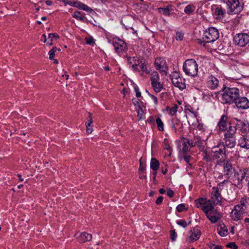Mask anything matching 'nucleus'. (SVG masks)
Masks as SVG:
<instances>
[{
    "mask_svg": "<svg viewBox=\"0 0 249 249\" xmlns=\"http://www.w3.org/2000/svg\"><path fill=\"white\" fill-rule=\"evenodd\" d=\"M184 37V35L182 33L180 32H177L176 34L175 38L177 40L181 41L183 40Z\"/></svg>",
    "mask_w": 249,
    "mask_h": 249,
    "instance_id": "c03bdc74",
    "label": "nucleus"
},
{
    "mask_svg": "<svg viewBox=\"0 0 249 249\" xmlns=\"http://www.w3.org/2000/svg\"><path fill=\"white\" fill-rule=\"evenodd\" d=\"M209 214L207 215V217L213 223H216L220 219L219 213L214 208L210 212Z\"/></svg>",
    "mask_w": 249,
    "mask_h": 249,
    "instance_id": "4be33fe9",
    "label": "nucleus"
},
{
    "mask_svg": "<svg viewBox=\"0 0 249 249\" xmlns=\"http://www.w3.org/2000/svg\"><path fill=\"white\" fill-rule=\"evenodd\" d=\"M182 140L183 141V147L182 149V153L183 154H187L188 152L190 151V147H189L188 144H187V142H186V138L183 137L182 138Z\"/></svg>",
    "mask_w": 249,
    "mask_h": 249,
    "instance_id": "473e14b6",
    "label": "nucleus"
},
{
    "mask_svg": "<svg viewBox=\"0 0 249 249\" xmlns=\"http://www.w3.org/2000/svg\"><path fill=\"white\" fill-rule=\"evenodd\" d=\"M218 79L215 77L211 75L208 78L207 85L208 88L211 89H215L219 86Z\"/></svg>",
    "mask_w": 249,
    "mask_h": 249,
    "instance_id": "aec40b11",
    "label": "nucleus"
},
{
    "mask_svg": "<svg viewBox=\"0 0 249 249\" xmlns=\"http://www.w3.org/2000/svg\"><path fill=\"white\" fill-rule=\"evenodd\" d=\"M156 122L158 126L159 131H163L164 130V124L160 118H157L156 120Z\"/></svg>",
    "mask_w": 249,
    "mask_h": 249,
    "instance_id": "58836bf2",
    "label": "nucleus"
},
{
    "mask_svg": "<svg viewBox=\"0 0 249 249\" xmlns=\"http://www.w3.org/2000/svg\"><path fill=\"white\" fill-rule=\"evenodd\" d=\"M88 122L86 123V124L91 125L92 124V119L91 117V114L90 112H89V116L87 117Z\"/></svg>",
    "mask_w": 249,
    "mask_h": 249,
    "instance_id": "bf43d9fd",
    "label": "nucleus"
},
{
    "mask_svg": "<svg viewBox=\"0 0 249 249\" xmlns=\"http://www.w3.org/2000/svg\"><path fill=\"white\" fill-rule=\"evenodd\" d=\"M133 101V104L135 106H138L139 105H140V100L135 98H134L132 99Z\"/></svg>",
    "mask_w": 249,
    "mask_h": 249,
    "instance_id": "0e129e2a",
    "label": "nucleus"
},
{
    "mask_svg": "<svg viewBox=\"0 0 249 249\" xmlns=\"http://www.w3.org/2000/svg\"><path fill=\"white\" fill-rule=\"evenodd\" d=\"M222 165L223 166L224 176L228 179L236 171L229 159L224 161Z\"/></svg>",
    "mask_w": 249,
    "mask_h": 249,
    "instance_id": "f8f14e48",
    "label": "nucleus"
},
{
    "mask_svg": "<svg viewBox=\"0 0 249 249\" xmlns=\"http://www.w3.org/2000/svg\"><path fill=\"white\" fill-rule=\"evenodd\" d=\"M196 42L200 45H202L203 46H205V43H207L205 41L204 39L201 40V39H197Z\"/></svg>",
    "mask_w": 249,
    "mask_h": 249,
    "instance_id": "338daca9",
    "label": "nucleus"
},
{
    "mask_svg": "<svg viewBox=\"0 0 249 249\" xmlns=\"http://www.w3.org/2000/svg\"><path fill=\"white\" fill-rule=\"evenodd\" d=\"M81 9L86 11L89 13H92L93 12V10L90 7H89L88 5L83 4L82 6L81 7Z\"/></svg>",
    "mask_w": 249,
    "mask_h": 249,
    "instance_id": "09e8293b",
    "label": "nucleus"
},
{
    "mask_svg": "<svg viewBox=\"0 0 249 249\" xmlns=\"http://www.w3.org/2000/svg\"><path fill=\"white\" fill-rule=\"evenodd\" d=\"M226 247L227 248L231 249H237L238 246L236 245V244L234 242H231L229 244H228L226 245Z\"/></svg>",
    "mask_w": 249,
    "mask_h": 249,
    "instance_id": "864d4df0",
    "label": "nucleus"
},
{
    "mask_svg": "<svg viewBox=\"0 0 249 249\" xmlns=\"http://www.w3.org/2000/svg\"><path fill=\"white\" fill-rule=\"evenodd\" d=\"M163 144L164 145V148L167 149L169 152L172 151V148L170 145L168 139L165 138L163 140Z\"/></svg>",
    "mask_w": 249,
    "mask_h": 249,
    "instance_id": "a19ab883",
    "label": "nucleus"
},
{
    "mask_svg": "<svg viewBox=\"0 0 249 249\" xmlns=\"http://www.w3.org/2000/svg\"><path fill=\"white\" fill-rule=\"evenodd\" d=\"M151 84L154 90L156 92H160L163 89V85L160 81L152 82Z\"/></svg>",
    "mask_w": 249,
    "mask_h": 249,
    "instance_id": "c85d7f7f",
    "label": "nucleus"
},
{
    "mask_svg": "<svg viewBox=\"0 0 249 249\" xmlns=\"http://www.w3.org/2000/svg\"><path fill=\"white\" fill-rule=\"evenodd\" d=\"M140 68L142 71L145 72L146 73H149V71L147 69L146 66L144 63H142L140 66Z\"/></svg>",
    "mask_w": 249,
    "mask_h": 249,
    "instance_id": "6e6d98bb",
    "label": "nucleus"
},
{
    "mask_svg": "<svg viewBox=\"0 0 249 249\" xmlns=\"http://www.w3.org/2000/svg\"><path fill=\"white\" fill-rule=\"evenodd\" d=\"M160 162L155 158H152L150 161V168L154 171H157L160 167Z\"/></svg>",
    "mask_w": 249,
    "mask_h": 249,
    "instance_id": "a878e982",
    "label": "nucleus"
},
{
    "mask_svg": "<svg viewBox=\"0 0 249 249\" xmlns=\"http://www.w3.org/2000/svg\"><path fill=\"white\" fill-rule=\"evenodd\" d=\"M155 66L157 70L160 71L162 75H166L168 68L165 60L161 58H156L155 61Z\"/></svg>",
    "mask_w": 249,
    "mask_h": 249,
    "instance_id": "ddd939ff",
    "label": "nucleus"
},
{
    "mask_svg": "<svg viewBox=\"0 0 249 249\" xmlns=\"http://www.w3.org/2000/svg\"><path fill=\"white\" fill-rule=\"evenodd\" d=\"M212 10L217 20H223L226 16V11L220 5H213L212 6Z\"/></svg>",
    "mask_w": 249,
    "mask_h": 249,
    "instance_id": "4468645a",
    "label": "nucleus"
},
{
    "mask_svg": "<svg viewBox=\"0 0 249 249\" xmlns=\"http://www.w3.org/2000/svg\"><path fill=\"white\" fill-rule=\"evenodd\" d=\"M208 246L210 249H222V247L220 245H215L213 243L208 244Z\"/></svg>",
    "mask_w": 249,
    "mask_h": 249,
    "instance_id": "3c124183",
    "label": "nucleus"
},
{
    "mask_svg": "<svg viewBox=\"0 0 249 249\" xmlns=\"http://www.w3.org/2000/svg\"><path fill=\"white\" fill-rule=\"evenodd\" d=\"M178 108V106L177 104H174L173 106L171 107L167 106L166 107V109L168 112V113L170 115L173 116L175 115L176 112H177Z\"/></svg>",
    "mask_w": 249,
    "mask_h": 249,
    "instance_id": "7c9ffc66",
    "label": "nucleus"
},
{
    "mask_svg": "<svg viewBox=\"0 0 249 249\" xmlns=\"http://www.w3.org/2000/svg\"><path fill=\"white\" fill-rule=\"evenodd\" d=\"M214 208V206L213 204H207L205 205L204 206H202L201 207V209L203 211V212L205 213L206 215H210L209 213L211 212L213 209Z\"/></svg>",
    "mask_w": 249,
    "mask_h": 249,
    "instance_id": "c756f323",
    "label": "nucleus"
},
{
    "mask_svg": "<svg viewBox=\"0 0 249 249\" xmlns=\"http://www.w3.org/2000/svg\"><path fill=\"white\" fill-rule=\"evenodd\" d=\"M196 207L198 208H201V205L204 206L206 204V198L201 197L196 199L195 201Z\"/></svg>",
    "mask_w": 249,
    "mask_h": 249,
    "instance_id": "72a5a7b5",
    "label": "nucleus"
},
{
    "mask_svg": "<svg viewBox=\"0 0 249 249\" xmlns=\"http://www.w3.org/2000/svg\"><path fill=\"white\" fill-rule=\"evenodd\" d=\"M57 50V48L56 47H54L49 52V59L50 60L53 59V57L55 55V53Z\"/></svg>",
    "mask_w": 249,
    "mask_h": 249,
    "instance_id": "79ce46f5",
    "label": "nucleus"
},
{
    "mask_svg": "<svg viewBox=\"0 0 249 249\" xmlns=\"http://www.w3.org/2000/svg\"><path fill=\"white\" fill-rule=\"evenodd\" d=\"M149 95L151 97V98L154 101V104L155 105H157L158 104V99L154 95L151 94L150 93H149Z\"/></svg>",
    "mask_w": 249,
    "mask_h": 249,
    "instance_id": "69168bd1",
    "label": "nucleus"
},
{
    "mask_svg": "<svg viewBox=\"0 0 249 249\" xmlns=\"http://www.w3.org/2000/svg\"><path fill=\"white\" fill-rule=\"evenodd\" d=\"M183 158L184 160L188 164V167L192 168L193 165L191 161L193 160V158L191 155L185 154H183Z\"/></svg>",
    "mask_w": 249,
    "mask_h": 249,
    "instance_id": "2f4dec72",
    "label": "nucleus"
},
{
    "mask_svg": "<svg viewBox=\"0 0 249 249\" xmlns=\"http://www.w3.org/2000/svg\"><path fill=\"white\" fill-rule=\"evenodd\" d=\"M228 14H238L243 10L244 3L240 2L239 0H228Z\"/></svg>",
    "mask_w": 249,
    "mask_h": 249,
    "instance_id": "0eeeda50",
    "label": "nucleus"
},
{
    "mask_svg": "<svg viewBox=\"0 0 249 249\" xmlns=\"http://www.w3.org/2000/svg\"><path fill=\"white\" fill-rule=\"evenodd\" d=\"M167 165L166 164H165V166L166 167V168H164L163 167H161V172L163 174V175H165L167 173V172L168 171V169L167 168H166Z\"/></svg>",
    "mask_w": 249,
    "mask_h": 249,
    "instance_id": "774afa93",
    "label": "nucleus"
},
{
    "mask_svg": "<svg viewBox=\"0 0 249 249\" xmlns=\"http://www.w3.org/2000/svg\"><path fill=\"white\" fill-rule=\"evenodd\" d=\"M218 234L222 237L226 236L228 233V231L226 226L223 223L220 225V227L217 228Z\"/></svg>",
    "mask_w": 249,
    "mask_h": 249,
    "instance_id": "cd10ccee",
    "label": "nucleus"
},
{
    "mask_svg": "<svg viewBox=\"0 0 249 249\" xmlns=\"http://www.w3.org/2000/svg\"><path fill=\"white\" fill-rule=\"evenodd\" d=\"M234 103L238 108L245 109L249 108V101L245 97H240L239 95L238 100Z\"/></svg>",
    "mask_w": 249,
    "mask_h": 249,
    "instance_id": "a211bd4d",
    "label": "nucleus"
},
{
    "mask_svg": "<svg viewBox=\"0 0 249 249\" xmlns=\"http://www.w3.org/2000/svg\"><path fill=\"white\" fill-rule=\"evenodd\" d=\"M176 209L178 212L180 213L184 211H187L188 209L185 207L184 204H180L177 206Z\"/></svg>",
    "mask_w": 249,
    "mask_h": 249,
    "instance_id": "37998d69",
    "label": "nucleus"
},
{
    "mask_svg": "<svg viewBox=\"0 0 249 249\" xmlns=\"http://www.w3.org/2000/svg\"><path fill=\"white\" fill-rule=\"evenodd\" d=\"M194 141H196V146L199 150L201 151H204L205 149V145H204V142L200 137L195 136Z\"/></svg>",
    "mask_w": 249,
    "mask_h": 249,
    "instance_id": "b1692460",
    "label": "nucleus"
},
{
    "mask_svg": "<svg viewBox=\"0 0 249 249\" xmlns=\"http://www.w3.org/2000/svg\"><path fill=\"white\" fill-rule=\"evenodd\" d=\"M198 64L194 59H188L185 61L183 65V70L185 73L191 77L197 76Z\"/></svg>",
    "mask_w": 249,
    "mask_h": 249,
    "instance_id": "7ed1b4c3",
    "label": "nucleus"
},
{
    "mask_svg": "<svg viewBox=\"0 0 249 249\" xmlns=\"http://www.w3.org/2000/svg\"><path fill=\"white\" fill-rule=\"evenodd\" d=\"M191 223V221H190L188 223V225ZM177 224H178V225H180L182 227H183V228H186L188 224L187 223V222H186V221H185L184 220H178L177 222Z\"/></svg>",
    "mask_w": 249,
    "mask_h": 249,
    "instance_id": "a18cd8bd",
    "label": "nucleus"
},
{
    "mask_svg": "<svg viewBox=\"0 0 249 249\" xmlns=\"http://www.w3.org/2000/svg\"><path fill=\"white\" fill-rule=\"evenodd\" d=\"M86 43L91 46H93L95 44V41L92 37H86Z\"/></svg>",
    "mask_w": 249,
    "mask_h": 249,
    "instance_id": "603ef678",
    "label": "nucleus"
},
{
    "mask_svg": "<svg viewBox=\"0 0 249 249\" xmlns=\"http://www.w3.org/2000/svg\"><path fill=\"white\" fill-rule=\"evenodd\" d=\"M163 199V197L162 196H160L156 200V203L157 205H160L161 204L162 200Z\"/></svg>",
    "mask_w": 249,
    "mask_h": 249,
    "instance_id": "e2e57ef3",
    "label": "nucleus"
},
{
    "mask_svg": "<svg viewBox=\"0 0 249 249\" xmlns=\"http://www.w3.org/2000/svg\"><path fill=\"white\" fill-rule=\"evenodd\" d=\"M144 112L143 110H139L137 112V117H138L139 120H142L143 119V116H144Z\"/></svg>",
    "mask_w": 249,
    "mask_h": 249,
    "instance_id": "5fc2aeb1",
    "label": "nucleus"
},
{
    "mask_svg": "<svg viewBox=\"0 0 249 249\" xmlns=\"http://www.w3.org/2000/svg\"><path fill=\"white\" fill-rule=\"evenodd\" d=\"M201 234V232L200 230L195 228H193L188 232L187 240L190 243L197 241L199 239Z\"/></svg>",
    "mask_w": 249,
    "mask_h": 249,
    "instance_id": "2eb2a0df",
    "label": "nucleus"
},
{
    "mask_svg": "<svg viewBox=\"0 0 249 249\" xmlns=\"http://www.w3.org/2000/svg\"><path fill=\"white\" fill-rule=\"evenodd\" d=\"M217 98L221 96V102L223 104H232L237 100L240 95L239 89L237 88L227 87L223 85L222 89L214 93Z\"/></svg>",
    "mask_w": 249,
    "mask_h": 249,
    "instance_id": "f257e3e1",
    "label": "nucleus"
},
{
    "mask_svg": "<svg viewBox=\"0 0 249 249\" xmlns=\"http://www.w3.org/2000/svg\"><path fill=\"white\" fill-rule=\"evenodd\" d=\"M140 162V167L139 168V171L144 172L145 170V166L143 165L142 162V158H141L139 160Z\"/></svg>",
    "mask_w": 249,
    "mask_h": 249,
    "instance_id": "4d7b16f0",
    "label": "nucleus"
},
{
    "mask_svg": "<svg viewBox=\"0 0 249 249\" xmlns=\"http://www.w3.org/2000/svg\"><path fill=\"white\" fill-rule=\"evenodd\" d=\"M233 42L236 45L245 47L249 43V35L246 33H239L233 37Z\"/></svg>",
    "mask_w": 249,
    "mask_h": 249,
    "instance_id": "1a4fd4ad",
    "label": "nucleus"
},
{
    "mask_svg": "<svg viewBox=\"0 0 249 249\" xmlns=\"http://www.w3.org/2000/svg\"><path fill=\"white\" fill-rule=\"evenodd\" d=\"M211 194L212 196L211 198L213 200V203L214 205L220 204L222 197L218 187H213Z\"/></svg>",
    "mask_w": 249,
    "mask_h": 249,
    "instance_id": "6ab92c4d",
    "label": "nucleus"
},
{
    "mask_svg": "<svg viewBox=\"0 0 249 249\" xmlns=\"http://www.w3.org/2000/svg\"><path fill=\"white\" fill-rule=\"evenodd\" d=\"M150 80L151 83L160 81V76L157 71H154L152 72Z\"/></svg>",
    "mask_w": 249,
    "mask_h": 249,
    "instance_id": "c9c22d12",
    "label": "nucleus"
},
{
    "mask_svg": "<svg viewBox=\"0 0 249 249\" xmlns=\"http://www.w3.org/2000/svg\"><path fill=\"white\" fill-rule=\"evenodd\" d=\"M213 160H216V164L219 166L227 159L225 145L218 144L212 149Z\"/></svg>",
    "mask_w": 249,
    "mask_h": 249,
    "instance_id": "f03ea898",
    "label": "nucleus"
},
{
    "mask_svg": "<svg viewBox=\"0 0 249 249\" xmlns=\"http://www.w3.org/2000/svg\"><path fill=\"white\" fill-rule=\"evenodd\" d=\"M87 132L89 134H91L93 131L92 125L86 124Z\"/></svg>",
    "mask_w": 249,
    "mask_h": 249,
    "instance_id": "680f3d73",
    "label": "nucleus"
},
{
    "mask_svg": "<svg viewBox=\"0 0 249 249\" xmlns=\"http://www.w3.org/2000/svg\"><path fill=\"white\" fill-rule=\"evenodd\" d=\"M185 141L186 142H187V143L188 144L190 148L196 146V141H194L195 142H194L193 140H190L186 138Z\"/></svg>",
    "mask_w": 249,
    "mask_h": 249,
    "instance_id": "de8ad7c7",
    "label": "nucleus"
},
{
    "mask_svg": "<svg viewBox=\"0 0 249 249\" xmlns=\"http://www.w3.org/2000/svg\"><path fill=\"white\" fill-rule=\"evenodd\" d=\"M247 170L239 169L236 170L234 173L231 176L229 179L230 180V182L231 184L234 186L241 189L243 187V180L245 178L246 176Z\"/></svg>",
    "mask_w": 249,
    "mask_h": 249,
    "instance_id": "20e7f679",
    "label": "nucleus"
},
{
    "mask_svg": "<svg viewBox=\"0 0 249 249\" xmlns=\"http://www.w3.org/2000/svg\"><path fill=\"white\" fill-rule=\"evenodd\" d=\"M48 38L51 39V41H52L53 38H54L55 39H58L59 38V36L56 33H50L48 35Z\"/></svg>",
    "mask_w": 249,
    "mask_h": 249,
    "instance_id": "8fccbe9b",
    "label": "nucleus"
},
{
    "mask_svg": "<svg viewBox=\"0 0 249 249\" xmlns=\"http://www.w3.org/2000/svg\"><path fill=\"white\" fill-rule=\"evenodd\" d=\"M170 235L171 239L172 240V241H175L176 239L177 236V234L176 232L175 231V230H174L171 231H170Z\"/></svg>",
    "mask_w": 249,
    "mask_h": 249,
    "instance_id": "49530a36",
    "label": "nucleus"
},
{
    "mask_svg": "<svg viewBox=\"0 0 249 249\" xmlns=\"http://www.w3.org/2000/svg\"><path fill=\"white\" fill-rule=\"evenodd\" d=\"M167 195L170 198L174 196V192L171 189H169L167 191Z\"/></svg>",
    "mask_w": 249,
    "mask_h": 249,
    "instance_id": "052dcab7",
    "label": "nucleus"
},
{
    "mask_svg": "<svg viewBox=\"0 0 249 249\" xmlns=\"http://www.w3.org/2000/svg\"><path fill=\"white\" fill-rule=\"evenodd\" d=\"M244 169L247 170V172H246L247 174L246 176H245V179L246 182H247L248 186H249V168H245Z\"/></svg>",
    "mask_w": 249,
    "mask_h": 249,
    "instance_id": "13d9d810",
    "label": "nucleus"
},
{
    "mask_svg": "<svg viewBox=\"0 0 249 249\" xmlns=\"http://www.w3.org/2000/svg\"><path fill=\"white\" fill-rule=\"evenodd\" d=\"M68 4H69L73 7H76L79 9H81V7L83 5V3L81 2H77V1H70L67 3Z\"/></svg>",
    "mask_w": 249,
    "mask_h": 249,
    "instance_id": "ea45409f",
    "label": "nucleus"
},
{
    "mask_svg": "<svg viewBox=\"0 0 249 249\" xmlns=\"http://www.w3.org/2000/svg\"><path fill=\"white\" fill-rule=\"evenodd\" d=\"M72 17L77 20L84 21L85 18L82 16L81 13L79 11H76L72 14Z\"/></svg>",
    "mask_w": 249,
    "mask_h": 249,
    "instance_id": "4c0bfd02",
    "label": "nucleus"
},
{
    "mask_svg": "<svg viewBox=\"0 0 249 249\" xmlns=\"http://www.w3.org/2000/svg\"><path fill=\"white\" fill-rule=\"evenodd\" d=\"M240 206L238 205H236L234 207V209L231 212V216L232 220L238 221L242 219L243 217V214L246 212H243L241 208H239Z\"/></svg>",
    "mask_w": 249,
    "mask_h": 249,
    "instance_id": "dca6fc26",
    "label": "nucleus"
},
{
    "mask_svg": "<svg viewBox=\"0 0 249 249\" xmlns=\"http://www.w3.org/2000/svg\"><path fill=\"white\" fill-rule=\"evenodd\" d=\"M170 77L172 82L175 87L182 89L186 88L185 80L180 77L179 72L176 71H174L172 72V74L170 75Z\"/></svg>",
    "mask_w": 249,
    "mask_h": 249,
    "instance_id": "9d476101",
    "label": "nucleus"
},
{
    "mask_svg": "<svg viewBox=\"0 0 249 249\" xmlns=\"http://www.w3.org/2000/svg\"><path fill=\"white\" fill-rule=\"evenodd\" d=\"M219 36V33L218 29L215 27H211L205 31L203 39L207 43H211L216 40Z\"/></svg>",
    "mask_w": 249,
    "mask_h": 249,
    "instance_id": "423d86ee",
    "label": "nucleus"
},
{
    "mask_svg": "<svg viewBox=\"0 0 249 249\" xmlns=\"http://www.w3.org/2000/svg\"><path fill=\"white\" fill-rule=\"evenodd\" d=\"M112 44L116 53L118 54L123 53L127 50V46L125 41L118 37L113 38Z\"/></svg>",
    "mask_w": 249,
    "mask_h": 249,
    "instance_id": "6e6552de",
    "label": "nucleus"
},
{
    "mask_svg": "<svg viewBox=\"0 0 249 249\" xmlns=\"http://www.w3.org/2000/svg\"><path fill=\"white\" fill-rule=\"evenodd\" d=\"M174 10V6L172 5H168L166 7H160L159 11L162 13L164 15L169 16L171 14V12Z\"/></svg>",
    "mask_w": 249,
    "mask_h": 249,
    "instance_id": "393cba45",
    "label": "nucleus"
},
{
    "mask_svg": "<svg viewBox=\"0 0 249 249\" xmlns=\"http://www.w3.org/2000/svg\"><path fill=\"white\" fill-rule=\"evenodd\" d=\"M237 128L236 127H230L229 131L224 133L223 140L224 142L222 144L229 148H233L236 143V134Z\"/></svg>",
    "mask_w": 249,
    "mask_h": 249,
    "instance_id": "39448f33",
    "label": "nucleus"
},
{
    "mask_svg": "<svg viewBox=\"0 0 249 249\" xmlns=\"http://www.w3.org/2000/svg\"><path fill=\"white\" fill-rule=\"evenodd\" d=\"M202 152L203 160H205L207 162H210L212 160H213L212 151H211V153H210L208 152L206 149L204 151H203Z\"/></svg>",
    "mask_w": 249,
    "mask_h": 249,
    "instance_id": "bb28decb",
    "label": "nucleus"
},
{
    "mask_svg": "<svg viewBox=\"0 0 249 249\" xmlns=\"http://www.w3.org/2000/svg\"><path fill=\"white\" fill-rule=\"evenodd\" d=\"M246 140V138L244 137V136L241 137L240 138V140H239L238 145H239L242 148L249 149V147L248 146Z\"/></svg>",
    "mask_w": 249,
    "mask_h": 249,
    "instance_id": "e433bc0d",
    "label": "nucleus"
},
{
    "mask_svg": "<svg viewBox=\"0 0 249 249\" xmlns=\"http://www.w3.org/2000/svg\"><path fill=\"white\" fill-rule=\"evenodd\" d=\"M75 236L78 239L80 243H85L91 241L92 239V235L86 232L80 233L78 235V233L75 234Z\"/></svg>",
    "mask_w": 249,
    "mask_h": 249,
    "instance_id": "412c9836",
    "label": "nucleus"
},
{
    "mask_svg": "<svg viewBox=\"0 0 249 249\" xmlns=\"http://www.w3.org/2000/svg\"><path fill=\"white\" fill-rule=\"evenodd\" d=\"M228 117L226 115H223L221 117L217 125L219 132H226L229 131L230 127H235L228 121Z\"/></svg>",
    "mask_w": 249,
    "mask_h": 249,
    "instance_id": "9b49d317",
    "label": "nucleus"
},
{
    "mask_svg": "<svg viewBox=\"0 0 249 249\" xmlns=\"http://www.w3.org/2000/svg\"><path fill=\"white\" fill-rule=\"evenodd\" d=\"M238 205L243 212H246L249 206V197L245 196L242 198L240 201V204Z\"/></svg>",
    "mask_w": 249,
    "mask_h": 249,
    "instance_id": "5701e85b",
    "label": "nucleus"
},
{
    "mask_svg": "<svg viewBox=\"0 0 249 249\" xmlns=\"http://www.w3.org/2000/svg\"><path fill=\"white\" fill-rule=\"evenodd\" d=\"M196 9V6L194 5L189 4L187 5L184 9V12L187 15H190L193 13Z\"/></svg>",
    "mask_w": 249,
    "mask_h": 249,
    "instance_id": "f704fd0d",
    "label": "nucleus"
},
{
    "mask_svg": "<svg viewBox=\"0 0 249 249\" xmlns=\"http://www.w3.org/2000/svg\"><path fill=\"white\" fill-rule=\"evenodd\" d=\"M236 123L235 124L236 128L239 129L242 133H247L249 131V123L246 120H241L235 119Z\"/></svg>",
    "mask_w": 249,
    "mask_h": 249,
    "instance_id": "f3484780",
    "label": "nucleus"
}]
</instances>
